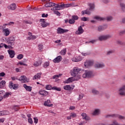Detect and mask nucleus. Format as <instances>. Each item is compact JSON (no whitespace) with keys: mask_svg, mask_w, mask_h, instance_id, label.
<instances>
[{"mask_svg":"<svg viewBox=\"0 0 125 125\" xmlns=\"http://www.w3.org/2000/svg\"><path fill=\"white\" fill-rule=\"evenodd\" d=\"M81 69L78 67H74L72 70L71 71V75L75 78L77 81L81 79V75L79 74Z\"/></svg>","mask_w":125,"mask_h":125,"instance_id":"nucleus-1","label":"nucleus"},{"mask_svg":"<svg viewBox=\"0 0 125 125\" xmlns=\"http://www.w3.org/2000/svg\"><path fill=\"white\" fill-rule=\"evenodd\" d=\"M118 95L122 97L125 96V84H123L118 90Z\"/></svg>","mask_w":125,"mask_h":125,"instance_id":"nucleus-2","label":"nucleus"},{"mask_svg":"<svg viewBox=\"0 0 125 125\" xmlns=\"http://www.w3.org/2000/svg\"><path fill=\"white\" fill-rule=\"evenodd\" d=\"M93 76V72L91 71L85 70V73L83 75V78H91Z\"/></svg>","mask_w":125,"mask_h":125,"instance_id":"nucleus-3","label":"nucleus"},{"mask_svg":"<svg viewBox=\"0 0 125 125\" xmlns=\"http://www.w3.org/2000/svg\"><path fill=\"white\" fill-rule=\"evenodd\" d=\"M112 38V36L110 35H102L99 37V40L100 42H102L103 41H107L108 39H111Z\"/></svg>","mask_w":125,"mask_h":125,"instance_id":"nucleus-4","label":"nucleus"},{"mask_svg":"<svg viewBox=\"0 0 125 125\" xmlns=\"http://www.w3.org/2000/svg\"><path fill=\"white\" fill-rule=\"evenodd\" d=\"M7 43L9 45H13L14 42H15V38L13 37H10L6 39Z\"/></svg>","mask_w":125,"mask_h":125,"instance_id":"nucleus-5","label":"nucleus"},{"mask_svg":"<svg viewBox=\"0 0 125 125\" xmlns=\"http://www.w3.org/2000/svg\"><path fill=\"white\" fill-rule=\"evenodd\" d=\"M93 64H94V62L92 60H88L84 62V66L86 67V68H89V67H91L93 66Z\"/></svg>","mask_w":125,"mask_h":125,"instance_id":"nucleus-6","label":"nucleus"},{"mask_svg":"<svg viewBox=\"0 0 125 125\" xmlns=\"http://www.w3.org/2000/svg\"><path fill=\"white\" fill-rule=\"evenodd\" d=\"M40 22H41V24L42 28H45V27H47V26L50 25L49 22H45V20L44 19H40Z\"/></svg>","mask_w":125,"mask_h":125,"instance_id":"nucleus-7","label":"nucleus"},{"mask_svg":"<svg viewBox=\"0 0 125 125\" xmlns=\"http://www.w3.org/2000/svg\"><path fill=\"white\" fill-rule=\"evenodd\" d=\"M18 81L21 82V83H26L29 82V80L27 79V77L24 76L22 75L21 76V77L18 79Z\"/></svg>","mask_w":125,"mask_h":125,"instance_id":"nucleus-8","label":"nucleus"},{"mask_svg":"<svg viewBox=\"0 0 125 125\" xmlns=\"http://www.w3.org/2000/svg\"><path fill=\"white\" fill-rule=\"evenodd\" d=\"M9 87H10V88H11V89L16 90L18 88V84H15L14 83L10 82L9 83Z\"/></svg>","mask_w":125,"mask_h":125,"instance_id":"nucleus-9","label":"nucleus"},{"mask_svg":"<svg viewBox=\"0 0 125 125\" xmlns=\"http://www.w3.org/2000/svg\"><path fill=\"white\" fill-rule=\"evenodd\" d=\"M84 32V30L83 29V26H80L78 27V30L75 32V34L76 35H82Z\"/></svg>","mask_w":125,"mask_h":125,"instance_id":"nucleus-10","label":"nucleus"},{"mask_svg":"<svg viewBox=\"0 0 125 125\" xmlns=\"http://www.w3.org/2000/svg\"><path fill=\"white\" fill-rule=\"evenodd\" d=\"M66 32H69V30L64 29L61 27H59L57 29V34H64V33H66Z\"/></svg>","mask_w":125,"mask_h":125,"instance_id":"nucleus-11","label":"nucleus"},{"mask_svg":"<svg viewBox=\"0 0 125 125\" xmlns=\"http://www.w3.org/2000/svg\"><path fill=\"white\" fill-rule=\"evenodd\" d=\"M75 81H78V79L75 78V77H70L68 78L67 80L64 82V83H73V82H75Z\"/></svg>","mask_w":125,"mask_h":125,"instance_id":"nucleus-12","label":"nucleus"},{"mask_svg":"<svg viewBox=\"0 0 125 125\" xmlns=\"http://www.w3.org/2000/svg\"><path fill=\"white\" fill-rule=\"evenodd\" d=\"M17 7V6H16V4L15 3H13L11 4L9 6L7 7V8L8 9H10V10H15Z\"/></svg>","mask_w":125,"mask_h":125,"instance_id":"nucleus-13","label":"nucleus"},{"mask_svg":"<svg viewBox=\"0 0 125 125\" xmlns=\"http://www.w3.org/2000/svg\"><path fill=\"white\" fill-rule=\"evenodd\" d=\"M105 67V64L103 63H96L95 65V68L97 69H101Z\"/></svg>","mask_w":125,"mask_h":125,"instance_id":"nucleus-14","label":"nucleus"},{"mask_svg":"<svg viewBox=\"0 0 125 125\" xmlns=\"http://www.w3.org/2000/svg\"><path fill=\"white\" fill-rule=\"evenodd\" d=\"M107 25H104L102 26H99L98 27L97 30L99 32H102V31H104V30H106L107 29Z\"/></svg>","mask_w":125,"mask_h":125,"instance_id":"nucleus-15","label":"nucleus"},{"mask_svg":"<svg viewBox=\"0 0 125 125\" xmlns=\"http://www.w3.org/2000/svg\"><path fill=\"white\" fill-rule=\"evenodd\" d=\"M62 60V56H59L53 60L54 63H59Z\"/></svg>","mask_w":125,"mask_h":125,"instance_id":"nucleus-16","label":"nucleus"},{"mask_svg":"<svg viewBox=\"0 0 125 125\" xmlns=\"http://www.w3.org/2000/svg\"><path fill=\"white\" fill-rule=\"evenodd\" d=\"M3 33V35L5 36V37H7L9 36V34H10V31L8 30V28L4 29L2 31Z\"/></svg>","mask_w":125,"mask_h":125,"instance_id":"nucleus-17","label":"nucleus"},{"mask_svg":"<svg viewBox=\"0 0 125 125\" xmlns=\"http://www.w3.org/2000/svg\"><path fill=\"white\" fill-rule=\"evenodd\" d=\"M81 116L83 117V120H85V121H89L90 120V118L87 116L86 113H82Z\"/></svg>","mask_w":125,"mask_h":125,"instance_id":"nucleus-18","label":"nucleus"},{"mask_svg":"<svg viewBox=\"0 0 125 125\" xmlns=\"http://www.w3.org/2000/svg\"><path fill=\"white\" fill-rule=\"evenodd\" d=\"M45 7H52L53 6H55V3L48 2L45 4Z\"/></svg>","mask_w":125,"mask_h":125,"instance_id":"nucleus-19","label":"nucleus"},{"mask_svg":"<svg viewBox=\"0 0 125 125\" xmlns=\"http://www.w3.org/2000/svg\"><path fill=\"white\" fill-rule=\"evenodd\" d=\"M40 95H42L43 96H46L48 94V92L45 90H41L39 92Z\"/></svg>","mask_w":125,"mask_h":125,"instance_id":"nucleus-20","label":"nucleus"},{"mask_svg":"<svg viewBox=\"0 0 125 125\" xmlns=\"http://www.w3.org/2000/svg\"><path fill=\"white\" fill-rule=\"evenodd\" d=\"M41 77H42V72L37 73L36 75H34L33 80H40L41 79Z\"/></svg>","mask_w":125,"mask_h":125,"instance_id":"nucleus-21","label":"nucleus"},{"mask_svg":"<svg viewBox=\"0 0 125 125\" xmlns=\"http://www.w3.org/2000/svg\"><path fill=\"white\" fill-rule=\"evenodd\" d=\"M55 7L52 8L51 10H53V11H55L56 10H60V7L59 6V4H55Z\"/></svg>","mask_w":125,"mask_h":125,"instance_id":"nucleus-22","label":"nucleus"},{"mask_svg":"<svg viewBox=\"0 0 125 125\" xmlns=\"http://www.w3.org/2000/svg\"><path fill=\"white\" fill-rule=\"evenodd\" d=\"M8 52L10 55V58H13V57H14V55H15V52L14 50H8Z\"/></svg>","mask_w":125,"mask_h":125,"instance_id":"nucleus-23","label":"nucleus"},{"mask_svg":"<svg viewBox=\"0 0 125 125\" xmlns=\"http://www.w3.org/2000/svg\"><path fill=\"white\" fill-rule=\"evenodd\" d=\"M49 103H51V101L50 100H47V101L44 102V105L47 106L48 107H52V106H53V104H49Z\"/></svg>","mask_w":125,"mask_h":125,"instance_id":"nucleus-24","label":"nucleus"},{"mask_svg":"<svg viewBox=\"0 0 125 125\" xmlns=\"http://www.w3.org/2000/svg\"><path fill=\"white\" fill-rule=\"evenodd\" d=\"M23 87L25 88L27 91H32V87L31 86H28L27 84H24Z\"/></svg>","mask_w":125,"mask_h":125,"instance_id":"nucleus-25","label":"nucleus"},{"mask_svg":"<svg viewBox=\"0 0 125 125\" xmlns=\"http://www.w3.org/2000/svg\"><path fill=\"white\" fill-rule=\"evenodd\" d=\"M91 12L90 11H88L87 9L85 10L82 11V15H84V14H86L87 15H90Z\"/></svg>","mask_w":125,"mask_h":125,"instance_id":"nucleus-26","label":"nucleus"},{"mask_svg":"<svg viewBox=\"0 0 125 125\" xmlns=\"http://www.w3.org/2000/svg\"><path fill=\"white\" fill-rule=\"evenodd\" d=\"M41 65H42V62L41 61H36L33 64L34 67H39V66H41Z\"/></svg>","mask_w":125,"mask_h":125,"instance_id":"nucleus-27","label":"nucleus"},{"mask_svg":"<svg viewBox=\"0 0 125 125\" xmlns=\"http://www.w3.org/2000/svg\"><path fill=\"white\" fill-rule=\"evenodd\" d=\"M74 87L71 88L70 85H67L63 87V89L65 90H71V89H73Z\"/></svg>","mask_w":125,"mask_h":125,"instance_id":"nucleus-28","label":"nucleus"},{"mask_svg":"<svg viewBox=\"0 0 125 125\" xmlns=\"http://www.w3.org/2000/svg\"><path fill=\"white\" fill-rule=\"evenodd\" d=\"M72 61L73 62H79L81 61H82V58L79 57V58H73L72 59Z\"/></svg>","mask_w":125,"mask_h":125,"instance_id":"nucleus-29","label":"nucleus"},{"mask_svg":"<svg viewBox=\"0 0 125 125\" xmlns=\"http://www.w3.org/2000/svg\"><path fill=\"white\" fill-rule=\"evenodd\" d=\"M114 118H118L120 120H125V117L118 114H115Z\"/></svg>","mask_w":125,"mask_h":125,"instance_id":"nucleus-30","label":"nucleus"},{"mask_svg":"<svg viewBox=\"0 0 125 125\" xmlns=\"http://www.w3.org/2000/svg\"><path fill=\"white\" fill-rule=\"evenodd\" d=\"M101 110L99 109H95L94 110V116H99Z\"/></svg>","mask_w":125,"mask_h":125,"instance_id":"nucleus-31","label":"nucleus"},{"mask_svg":"<svg viewBox=\"0 0 125 125\" xmlns=\"http://www.w3.org/2000/svg\"><path fill=\"white\" fill-rule=\"evenodd\" d=\"M94 18L98 21H104L105 20V18H101L99 16H95Z\"/></svg>","mask_w":125,"mask_h":125,"instance_id":"nucleus-32","label":"nucleus"},{"mask_svg":"<svg viewBox=\"0 0 125 125\" xmlns=\"http://www.w3.org/2000/svg\"><path fill=\"white\" fill-rule=\"evenodd\" d=\"M105 119H109V118H115V114H108L104 116Z\"/></svg>","mask_w":125,"mask_h":125,"instance_id":"nucleus-33","label":"nucleus"},{"mask_svg":"<svg viewBox=\"0 0 125 125\" xmlns=\"http://www.w3.org/2000/svg\"><path fill=\"white\" fill-rule=\"evenodd\" d=\"M66 52H67V50L66 48H64L60 52V53L61 55H65L66 54Z\"/></svg>","mask_w":125,"mask_h":125,"instance_id":"nucleus-34","label":"nucleus"},{"mask_svg":"<svg viewBox=\"0 0 125 125\" xmlns=\"http://www.w3.org/2000/svg\"><path fill=\"white\" fill-rule=\"evenodd\" d=\"M89 6L90 7L89 8V10H93V8H94V4L90 3H89Z\"/></svg>","mask_w":125,"mask_h":125,"instance_id":"nucleus-35","label":"nucleus"},{"mask_svg":"<svg viewBox=\"0 0 125 125\" xmlns=\"http://www.w3.org/2000/svg\"><path fill=\"white\" fill-rule=\"evenodd\" d=\"M6 83V82H5V81H1L0 83V88L3 87V86H4V85H5Z\"/></svg>","mask_w":125,"mask_h":125,"instance_id":"nucleus-36","label":"nucleus"},{"mask_svg":"<svg viewBox=\"0 0 125 125\" xmlns=\"http://www.w3.org/2000/svg\"><path fill=\"white\" fill-rule=\"evenodd\" d=\"M9 95H11V92H6L5 94L3 95V98H7Z\"/></svg>","mask_w":125,"mask_h":125,"instance_id":"nucleus-37","label":"nucleus"},{"mask_svg":"<svg viewBox=\"0 0 125 125\" xmlns=\"http://www.w3.org/2000/svg\"><path fill=\"white\" fill-rule=\"evenodd\" d=\"M53 90H57V91H61V88L57 87L56 86H54L52 88Z\"/></svg>","mask_w":125,"mask_h":125,"instance_id":"nucleus-38","label":"nucleus"},{"mask_svg":"<svg viewBox=\"0 0 125 125\" xmlns=\"http://www.w3.org/2000/svg\"><path fill=\"white\" fill-rule=\"evenodd\" d=\"M75 22H76V21H75V20H74L72 18L71 19H69L68 21V23L69 24H75Z\"/></svg>","mask_w":125,"mask_h":125,"instance_id":"nucleus-39","label":"nucleus"},{"mask_svg":"<svg viewBox=\"0 0 125 125\" xmlns=\"http://www.w3.org/2000/svg\"><path fill=\"white\" fill-rule=\"evenodd\" d=\"M71 18L75 21L76 20H79V17L77 15H73L71 17Z\"/></svg>","mask_w":125,"mask_h":125,"instance_id":"nucleus-40","label":"nucleus"},{"mask_svg":"<svg viewBox=\"0 0 125 125\" xmlns=\"http://www.w3.org/2000/svg\"><path fill=\"white\" fill-rule=\"evenodd\" d=\"M23 57H24L23 54H19L17 56V58L19 59V60H21V59H22Z\"/></svg>","mask_w":125,"mask_h":125,"instance_id":"nucleus-41","label":"nucleus"},{"mask_svg":"<svg viewBox=\"0 0 125 125\" xmlns=\"http://www.w3.org/2000/svg\"><path fill=\"white\" fill-rule=\"evenodd\" d=\"M2 116H5V115H8L9 114V112L7 111H1Z\"/></svg>","mask_w":125,"mask_h":125,"instance_id":"nucleus-42","label":"nucleus"},{"mask_svg":"<svg viewBox=\"0 0 125 125\" xmlns=\"http://www.w3.org/2000/svg\"><path fill=\"white\" fill-rule=\"evenodd\" d=\"M13 109L15 111H18L19 110V105H14L13 107Z\"/></svg>","mask_w":125,"mask_h":125,"instance_id":"nucleus-43","label":"nucleus"},{"mask_svg":"<svg viewBox=\"0 0 125 125\" xmlns=\"http://www.w3.org/2000/svg\"><path fill=\"white\" fill-rule=\"evenodd\" d=\"M53 87L50 85H46V89L47 90H50V89H52Z\"/></svg>","mask_w":125,"mask_h":125,"instance_id":"nucleus-44","label":"nucleus"},{"mask_svg":"<svg viewBox=\"0 0 125 125\" xmlns=\"http://www.w3.org/2000/svg\"><path fill=\"white\" fill-rule=\"evenodd\" d=\"M112 124H113V125H125V124L121 125V124H119V123H118V122H117V121H116V120L113 121Z\"/></svg>","mask_w":125,"mask_h":125,"instance_id":"nucleus-45","label":"nucleus"},{"mask_svg":"<svg viewBox=\"0 0 125 125\" xmlns=\"http://www.w3.org/2000/svg\"><path fill=\"white\" fill-rule=\"evenodd\" d=\"M49 66V62H45L43 64L44 68H47Z\"/></svg>","mask_w":125,"mask_h":125,"instance_id":"nucleus-46","label":"nucleus"},{"mask_svg":"<svg viewBox=\"0 0 125 125\" xmlns=\"http://www.w3.org/2000/svg\"><path fill=\"white\" fill-rule=\"evenodd\" d=\"M120 6H121L122 9L123 10V11H125V4H124V3H121L120 4Z\"/></svg>","mask_w":125,"mask_h":125,"instance_id":"nucleus-47","label":"nucleus"},{"mask_svg":"<svg viewBox=\"0 0 125 125\" xmlns=\"http://www.w3.org/2000/svg\"><path fill=\"white\" fill-rule=\"evenodd\" d=\"M61 76H62V74L56 75L53 76L52 79H57V78H59V77H61Z\"/></svg>","mask_w":125,"mask_h":125,"instance_id":"nucleus-48","label":"nucleus"},{"mask_svg":"<svg viewBox=\"0 0 125 125\" xmlns=\"http://www.w3.org/2000/svg\"><path fill=\"white\" fill-rule=\"evenodd\" d=\"M62 63H63V64H68V63H69V60L65 59L62 61Z\"/></svg>","mask_w":125,"mask_h":125,"instance_id":"nucleus-49","label":"nucleus"},{"mask_svg":"<svg viewBox=\"0 0 125 125\" xmlns=\"http://www.w3.org/2000/svg\"><path fill=\"white\" fill-rule=\"evenodd\" d=\"M83 94H81L79 95V98H78V100H81V99H83Z\"/></svg>","mask_w":125,"mask_h":125,"instance_id":"nucleus-50","label":"nucleus"},{"mask_svg":"<svg viewBox=\"0 0 125 125\" xmlns=\"http://www.w3.org/2000/svg\"><path fill=\"white\" fill-rule=\"evenodd\" d=\"M85 43H91V44H93V43H94V40H91L90 41L86 42Z\"/></svg>","mask_w":125,"mask_h":125,"instance_id":"nucleus-51","label":"nucleus"},{"mask_svg":"<svg viewBox=\"0 0 125 125\" xmlns=\"http://www.w3.org/2000/svg\"><path fill=\"white\" fill-rule=\"evenodd\" d=\"M23 23H25V24H33V22H32V21H23Z\"/></svg>","mask_w":125,"mask_h":125,"instance_id":"nucleus-52","label":"nucleus"},{"mask_svg":"<svg viewBox=\"0 0 125 125\" xmlns=\"http://www.w3.org/2000/svg\"><path fill=\"white\" fill-rule=\"evenodd\" d=\"M54 13L56 15H58V16H60L61 15L60 12H59L58 11H54Z\"/></svg>","mask_w":125,"mask_h":125,"instance_id":"nucleus-53","label":"nucleus"},{"mask_svg":"<svg viewBox=\"0 0 125 125\" xmlns=\"http://www.w3.org/2000/svg\"><path fill=\"white\" fill-rule=\"evenodd\" d=\"M42 48H43V45H42V44H39L38 45V49H39V50H42Z\"/></svg>","mask_w":125,"mask_h":125,"instance_id":"nucleus-54","label":"nucleus"},{"mask_svg":"<svg viewBox=\"0 0 125 125\" xmlns=\"http://www.w3.org/2000/svg\"><path fill=\"white\" fill-rule=\"evenodd\" d=\"M12 24H14V22L11 21L9 23H5V24H3V26L4 27H5V26H7V25H12Z\"/></svg>","mask_w":125,"mask_h":125,"instance_id":"nucleus-55","label":"nucleus"},{"mask_svg":"<svg viewBox=\"0 0 125 125\" xmlns=\"http://www.w3.org/2000/svg\"><path fill=\"white\" fill-rule=\"evenodd\" d=\"M81 21H87V18L85 17H83L81 18Z\"/></svg>","mask_w":125,"mask_h":125,"instance_id":"nucleus-56","label":"nucleus"},{"mask_svg":"<svg viewBox=\"0 0 125 125\" xmlns=\"http://www.w3.org/2000/svg\"><path fill=\"white\" fill-rule=\"evenodd\" d=\"M70 5H71L70 4H63V8H68V7H70Z\"/></svg>","mask_w":125,"mask_h":125,"instance_id":"nucleus-57","label":"nucleus"},{"mask_svg":"<svg viewBox=\"0 0 125 125\" xmlns=\"http://www.w3.org/2000/svg\"><path fill=\"white\" fill-rule=\"evenodd\" d=\"M112 20H113V18H112V17H106L107 21H112Z\"/></svg>","mask_w":125,"mask_h":125,"instance_id":"nucleus-58","label":"nucleus"},{"mask_svg":"<svg viewBox=\"0 0 125 125\" xmlns=\"http://www.w3.org/2000/svg\"><path fill=\"white\" fill-rule=\"evenodd\" d=\"M28 122L29 124H31L32 125L33 124V119L31 118H28Z\"/></svg>","mask_w":125,"mask_h":125,"instance_id":"nucleus-59","label":"nucleus"},{"mask_svg":"<svg viewBox=\"0 0 125 125\" xmlns=\"http://www.w3.org/2000/svg\"><path fill=\"white\" fill-rule=\"evenodd\" d=\"M112 53H114V51L113 50L108 51L107 52V55H110V54H112Z\"/></svg>","mask_w":125,"mask_h":125,"instance_id":"nucleus-60","label":"nucleus"},{"mask_svg":"<svg viewBox=\"0 0 125 125\" xmlns=\"http://www.w3.org/2000/svg\"><path fill=\"white\" fill-rule=\"evenodd\" d=\"M34 120L35 124H38V122H39V119H38V118L34 117Z\"/></svg>","mask_w":125,"mask_h":125,"instance_id":"nucleus-61","label":"nucleus"},{"mask_svg":"<svg viewBox=\"0 0 125 125\" xmlns=\"http://www.w3.org/2000/svg\"><path fill=\"white\" fill-rule=\"evenodd\" d=\"M98 94H99L98 90H94V95H98Z\"/></svg>","mask_w":125,"mask_h":125,"instance_id":"nucleus-62","label":"nucleus"},{"mask_svg":"<svg viewBox=\"0 0 125 125\" xmlns=\"http://www.w3.org/2000/svg\"><path fill=\"white\" fill-rule=\"evenodd\" d=\"M3 94H4V91L3 90L0 91V96H2Z\"/></svg>","mask_w":125,"mask_h":125,"instance_id":"nucleus-63","label":"nucleus"},{"mask_svg":"<svg viewBox=\"0 0 125 125\" xmlns=\"http://www.w3.org/2000/svg\"><path fill=\"white\" fill-rule=\"evenodd\" d=\"M76 113H72L70 115V117H72V118H75V117H76Z\"/></svg>","mask_w":125,"mask_h":125,"instance_id":"nucleus-64","label":"nucleus"}]
</instances>
